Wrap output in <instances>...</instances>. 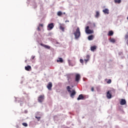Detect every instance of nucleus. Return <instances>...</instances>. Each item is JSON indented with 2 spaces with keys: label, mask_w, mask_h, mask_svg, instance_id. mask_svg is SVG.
<instances>
[{
  "label": "nucleus",
  "mask_w": 128,
  "mask_h": 128,
  "mask_svg": "<svg viewBox=\"0 0 128 128\" xmlns=\"http://www.w3.org/2000/svg\"><path fill=\"white\" fill-rule=\"evenodd\" d=\"M60 29L62 30V32H64V28L62 26H60Z\"/></svg>",
  "instance_id": "22"
},
{
  "label": "nucleus",
  "mask_w": 128,
  "mask_h": 128,
  "mask_svg": "<svg viewBox=\"0 0 128 128\" xmlns=\"http://www.w3.org/2000/svg\"><path fill=\"white\" fill-rule=\"evenodd\" d=\"M35 118H37L38 121H40V116H36Z\"/></svg>",
  "instance_id": "25"
},
{
  "label": "nucleus",
  "mask_w": 128,
  "mask_h": 128,
  "mask_svg": "<svg viewBox=\"0 0 128 128\" xmlns=\"http://www.w3.org/2000/svg\"><path fill=\"white\" fill-rule=\"evenodd\" d=\"M110 42H116V40H114V38H110Z\"/></svg>",
  "instance_id": "24"
},
{
  "label": "nucleus",
  "mask_w": 128,
  "mask_h": 128,
  "mask_svg": "<svg viewBox=\"0 0 128 128\" xmlns=\"http://www.w3.org/2000/svg\"><path fill=\"white\" fill-rule=\"evenodd\" d=\"M66 90L70 94L71 98H74V96H76V90H72V88H70V86H68L66 87Z\"/></svg>",
  "instance_id": "1"
},
{
  "label": "nucleus",
  "mask_w": 128,
  "mask_h": 128,
  "mask_svg": "<svg viewBox=\"0 0 128 128\" xmlns=\"http://www.w3.org/2000/svg\"><path fill=\"white\" fill-rule=\"evenodd\" d=\"M47 28L48 30H52L53 28H54V23H50V24H48Z\"/></svg>",
  "instance_id": "5"
},
{
  "label": "nucleus",
  "mask_w": 128,
  "mask_h": 128,
  "mask_svg": "<svg viewBox=\"0 0 128 128\" xmlns=\"http://www.w3.org/2000/svg\"><path fill=\"white\" fill-rule=\"evenodd\" d=\"M90 50L92 52H94V50H96V46H92L90 47Z\"/></svg>",
  "instance_id": "16"
},
{
  "label": "nucleus",
  "mask_w": 128,
  "mask_h": 128,
  "mask_svg": "<svg viewBox=\"0 0 128 128\" xmlns=\"http://www.w3.org/2000/svg\"><path fill=\"white\" fill-rule=\"evenodd\" d=\"M80 62L84 64V60L82 59H80Z\"/></svg>",
  "instance_id": "27"
},
{
  "label": "nucleus",
  "mask_w": 128,
  "mask_h": 128,
  "mask_svg": "<svg viewBox=\"0 0 128 128\" xmlns=\"http://www.w3.org/2000/svg\"><path fill=\"white\" fill-rule=\"evenodd\" d=\"M102 12L105 14H110V10L108 8H105Z\"/></svg>",
  "instance_id": "10"
},
{
  "label": "nucleus",
  "mask_w": 128,
  "mask_h": 128,
  "mask_svg": "<svg viewBox=\"0 0 128 128\" xmlns=\"http://www.w3.org/2000/svg\"><path fill=\"white\" fill-rule=\"evenodd\" d=\"M66 22H69V21H68H68H66Z\"/></svg>",
  "instance_id": "32"
},
{
  "label": "nucleus",
  "mask_w": 128,
  "mask_h": 128,
  "mask_svg": "<svg viewBox=\"0 0 128 128\" xmlns=\"http://www.w3.org/2000/svg\"><path fill=\"white\" fill-rule=\"evenodd\" d=\"M25 62H26V60Z\"/></svg>",
  "instance_id": "35"
},
{
  "label": "nucleus",
  "mask_w": 128,
  "mask_h": 128,
  "mask_svg": "<svg viewBox=\"0 0 128 128\" xmlns=\"http://www.w3.org/2000/svg\"><path fill=\"white\" fill-rule=\"evenodd\" d=\"M88 40H94V35H90L88 36Z\"/></svg>",
  "instance_id": "17"
},
{
  "label": "nucleus",
  "mask_w": 128,
  "mask_h": 128,
  "mask_svg": "<svg viewBox=\"0 0 128 128\" xmlns=\"http://www.w3.org/2000/svg\"><path fill=\"white\" fill-rule=\"evenodd\" d=\"M57 15L58 16H61L62 15V12L60 11H59L57 13Z\"/></svg>",
  "instance_id": "19"
},
{
  "label": "nucleus",
  "mask_w": 128,
  "mask_h": 128,
  "mask_svg": "<svg viewBox=\"0 0 128 128\" xmlns=\"http://www.w3.org/2000/svg\"><path fill=\"white\" fill-rule=\"evenodd\" d=\"M86 64H88V62L90 60V55H86V58L84 60Z\"/></svg>",
  "instance_id": "9"
},
{
  "label": "nucleus",
  "mask_w": 128,
  "mask_h": 128,
  "mask_svg": "<svg viewBox=\"0 0 128 128\" xmlns=\"http://www.w3.org/2000/svg\"><path fill=\"white\" fill-rule=\"evenodd\" d=\"M40 26H42H42H44V24H40Z\"/></svg>",
  "instance_id": "31"
},
{
  "label": "nucleus",
  "mask_w": 128,
  "mask_h": 128,
  "mask_svg": "<svg viewBox=\"0 0 128 128\" xmlns=\"http://www.w3.org/2000/svg\"><path fill=\"white\" fill-rule=\"evenodd\" d=\"M91 90H92V92H94V87H92L91 88Z\"/></svg>",
  "instance_id": "28"
},
{
  "label": "nucleus",
  "mask_w": 128,
  "mask_h": 128,
  "mask_svg": "<svg viewBox=\"0 0 128 128\" xmlns=\"http://www.w3.org/2000/svg\"><path fill=\"white\" fill-rule=\"evenodd\" d=\"M40 46H44V48H48V50H50V46L48 45H46L44 44H40Z\"/></svg>",
  "instance_id": "12"
},
{
  "label": "nucleus",
  "mask_w": 128,
  "mask_h": 128,
  "mask_svg": "<svg viewBox=\"0 0 128 128\" xmlns=\"http://www.w3.org/2000/svg\"><path fill=\"white\" fill-rule=\"evenodd\" d=\"M127 20H128V16L127 17Z\"/></svg>",
  "instance_id": "34"
},
{
  "label": "nucleus",
  "mask_w": 128,
  "mask_h": 128,
  "mask_svg": "<svg viewBox=\"0 0 128 128\" xmlns=\"http://www.w3.org/2000/svg\"><path fill=\"white\" fill-rule=\"evenodd\" d=\"M98 16H100V12L97 11V12H96V18H98Z\"/></svg>",
  "instance_id": "23"
},
{
  "label": "nucleus",
  "mask_w": 128,
  "mask_h": 128,
  "mask_svg": "<svg viewBox=\"0 0 128 128\" xmlns=\"http://www.w3.org/2000/svg\"><path fill=\"white\" fill-rule=\"evenodd\" d=\"M84 97L82 94H80L78 96V98L77 100H84Z\"/></svg>",
  "instance_id": "15"
},
{
  "label": "nucleus",
  "mask_w": 128,
  "mask_h": 128,
  "mask_svg": "<svg viewBox=\"0 0 128 128\" xmlns=\"http://www.w3.org/2000/svg\"><path fill=\"white\" fill-rule=\"evenodd\" d=\"M37 30H38L39 32L40 31V27H38V28H37Z\"/></svg>",
  "instance_id": "30"
},
{
  "label": "nucleus",
  "mask_w": 128,
  "mask_h": 128,
  "mask_svg": "<svg viewBox=\"0 0 128 128\" xmlns=\"http://www.w3.org/2000/svg\"><path fill=\"white\" fill-rule=\"evenodd\" d=\"M106 96L108 98H112V93L110 91L107 92Z\"/></svg>",
  "instance_id": "11"
},
{
  "label": "nucleus",
  "mask_w": 128,
  "mask_h": 128,
  "mask_svg": "<svg viewBox=\"0 0 128 128\" xmlns=\"http://www.w3.org/2000/svg\"><path fill=\"white\" fill-rule=\"evenodd\" d=\"M64 14H66V12H64Z\"/></svg>",
  "instance_id": "33"
},
{
  "label": "nucleus",
  "mask_w": 128,
  "mask_h": 128,
  "mask_svg": "<svg viewBox=\"0 0 128 128\" xmlns=\"http://www.w3.org/2000/svg\"><path fill=\"white\" fill-rule=\"evenodd\" d=\"M36 58V56H32V60H34V58Z\"/></svg>",
  "instance_id": "29"
},
{
  "label": "nucleus",
  "mask_w": 128,
  "mask_h": 128,
  "mask_svg": "<svg viewBox=\"0 0 128 128\" xmlns=\"http://www.w3.org/2000/svg\"><path fill=\"white\" fill-rule=\"evenodd\" d=\"M57 62H61V63H62L64 62V60H62V58H59V60H56Z\"/></svg>",
  "instance_id": "18"
},
{
  "label": "nucleus",
  "mask_w": 128,
  "mask_h": 128,
  "mask_svg": "<svg viewBox=\"0 0 128 128\" xmlns=\"http://www.w3.org/2000/svg\"><path fill=\"white\" fill-rule=\"evenodd\" d=\"M52 88V82H50L47 86V88H48L49 90H51Z\"/></svg>",
  "instance_id": "7"
},
{
  "label": "nucleus",
  "mask_w": 128,
  "mask_h": 128,
  "mask_svg": "<svg viewBox=\"0 0 128 128\" xmlns=\"http://www.w3.org/2000/svg\"><path fill=\"white\" fill-rule=\"evenodd\" d=\"M126 104V100L124 99H121V100L120 102V104L121 106H124V104Z\"/></svg>",
  "instance_id": "8"
},
{
  "label": "nucleus",
  "mask_w": 128,
  "mask_h": 128,
  "mask_svg": "<svg viewBox=\"0 0 128 128\" xmlns=\"http://www.w3.org/2000/svg\"><path fill=\"white\" fill-rule=\"evenodd\" d=\"M85 32H86V34H94V30H90V26H87L86 28Z\"/></svg>",
  "instance_id": "3"
},
{
  "label": "nucleus",
  "mask_w": 128,
  "mask_h": 128,
  "mask_svg": "<svg viewBox=\"0 0 128 128\" xmlns=\"http://www.w3.org/2000/svg\"><path fill=\"white\" fill-rule=\"evenodd\" d=\"M25 70L28 72H30V70H32V66H25Z\"/></svg>",
  "instance_id": "13"
},
{
  "label": "nucleus",
  "mask_w": 128,
  "mask_h": 128,
  "mask_svg": "<svg viewBox=\"0 0 128 128\" xmlns=\"http://www.w3.org/2000/svg\"><path fill=\"white\" fill-rule=\"evenodd\" d=\"M115 4H120L122 2L121 0H114Z\"/></svg>",
  "instance_id": "20"
},
{
  "label": "nucleus",
  "mask_w": 128,
  "mask_h": 128,
  "mask_svg": "<svg viewBox=\"0 0 128 128\" xmlns=\"http://www.w3.org/2000/svg\"><path fill=\"white\" fill-rule=\"evenodd\" d=\"M80 80V74H76L75 79L76 82H78Z\"/></svg>",
  "instance_id": "6"
},
{
  "label": "nucleus",
  "mask_w": 128,
  "mask_h": 128,
  "mask_svg": "<svg viewBox=\"0 0 128 128\" xmlns=\"http://www.w3.org/2000/svg\"><path fill=\"white\" fill-rule=\"evenodd\" d=\"M44 100V95H40L38 97V100L39 102H42Z\"/></svg>",
  "instance_id": "4"
},
{
  "label": "nucleus",
  "mask_w": 128,
  "mask_h": 128,
  "mask_svg": "<svg viewBox=\"0 0 128 128\" xmlns=\"http://www.w3.org/2000/svg\"><path fill=\"white\" fill-rule=\"evenodd\" d=\"M108 36H114V31H112V30L109 31L108 33Z\"/></svg>",
  "instance_id": "14"
},
{
  "label": "nucleus",
  "mask_w": 128,
  "mask_h": 128,
  "mask_svg": "<svg viewBox=\"0 0 128 128\" xmlns=\"http://www.w3.org/2000/svg\"><path fill=\"white\" fill-rule=\"evenodd\" d=\"M22 126H28V124L26 123V122H24V123H22Z\"/></svg>",
  "instance_id": "26"
},
{
  "label": "nucleus",
  "mask_w": 128,
  "mask_h": 128,
  "mask_svg": "<svg viewBox=\"0 0 128 128\" xmlns=\"http://www.w3.org/2000/svg\"><path fill=\"white\" fill-rule=\"evenodd\" d=\"M105 80L106 81L108 80L107 81V84H112V80H110V79H109L108 80V79H106Z\"/></svg>",
  "instance_id": "21"
},
{
  "label": "nucleus",
  "mask_w": 128,
  "mask_h": 128,
  "mask_svg": "<svg viewBox=\"0 0 128 128\" xmlns=\"http://www.w3.org/2000/svg\"><path fill=\"white\" fill-rule=\"evenodd\" d=\"M74 34L76 40L79 38L80 36V28H77L76 31L74 32Z\"/></svg>",
  "instance_id": "2"
}]
</instances>
